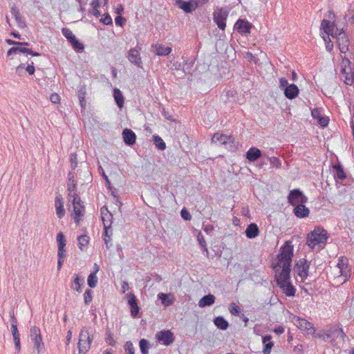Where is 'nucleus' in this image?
I'll return each instance as SVG.
<instances>
[{"label":"nucleus","mask_w":354,"mask_h":354,"mask_svg":"<svg viewBox=\"0 0 354 354\" xmlns=\"http://www.w3.org/2000/svg\"><path fill=\"white\" fill-rule=\"evenodd\" d=\"M11 331L13 336V340L19 339V333L18 332L17 326H12Z\"/></svg>","instance_id":"obj_61"},{"label":"nucleus","mask_w":354,"mask_h":354,"mask_svg":"<svg viewBox=\"0 0 354 354\" xmlns=\"http://www.w3.org/2000/svg\"><path fill=\"white\" fill-rule=\"evenodd\" d=\"M55 206L56 214L59 218H62L65 215V209L64 208V201L61 195H57L55 201Z\"/></svg>","instance_id":"obj_22"},{"label":"nucleus","mask_w":354,"mask_h":354,"mask_svg":"<svg viewBox=\"0 0 354 354\" xmlns=\"http://www.w3.org/2000/svg\"><path fill=\"white\" fill-rule=\"evenodd\" d=\"M90 238L86 234L80 235L77 238L78 241V247L79 248L83 251L87 248L88 244L89 243Z\"/></svg>","instance_id":"obj_34"},{"label":"nucleus","mask_w":354,"mask_h":354,"mask_svg":"<svg viewBox=\"0 0 354 354\" xmlns=\"http://www.w3.org/2000/svg\"><path fill=\"white\" fill-rule=\"evenodd\" d=\"M268 160L270 161V165L273 167H276V168H280L281 167V162L279 160V158H278L277 157H268Z\"/></svg>","instance_id":"obj_50"},{"label":"nucleus","mask_w":354,"mask_h":354,"mask_svg":"<svg viewBox=\"0 0 354 354\" xmlns=\"http://www.w3.org/2000/svg\"><path fill=\"white\" fill-rule=\"evenodd\" d=\"M28 46H13L8 50L7 55L10 56L12 55L17 53H27L32 56H39L40 54L37 52H34L31 49L27 48Z\"/></svg>","instance_id":"obj_14"},{"label":"nucleus","mask_w":354,"mask_h":354,"mask_svg":"<svg viewBox=\"0 0 354 354\" xmlns=\"http://www.w3.org/2000/svg\"><path fill=\"white\" fill-rule=\"evenodd\" d=\"M93 299V291L91 289H88L84 294V301L85 304H89Z\"/></svg>","instance_id":"obj_49"},{"label":"nucleus","mask_w":354,"mask_h":354,"mask_svg":"<svg viewBox=\"0 0 354 354\" xmlns=\"http://www.w3.org/2000/svg\"><path fill=\"white\" fill-rule=\"evenodd\" d=\"M293 245L290 241H286L281 247L277 257V262L273 266L277 285L287 297H294L296 292V288L290 281Z\"/></svg>","instance_id":"obj_1"},{"label":"nucleus","mask_w":354,"mask_h":354,"mask_svg":"<svg viewBox=\"0 0 354 354\" xmlns=\"http://www.w3.org/2000/svg\"><path fill=\"white\" fill-rule=\"evenodd\" d=\"M156 338L165 346H169L175 339L174 333L169 330H163L158 332L156 334Z\"/></svg>","instance_id":"obj_10"},{"label":"nucleus","mask_w":354,"mask_h":354,"mask_svg":"<svg viewBox=\"0 0 354 354\" xmlns=\"http://www.w3.org/2000/svg\"><path fill=\"white\" fill-rule=\"evenodd\" d=\"M6 43L8 45H12V46H30V44L28 42H20V41H16L14 40H12L10 39H7L6 40Z\"/></svg>","instance_id":"obj_54"},{"label":"nucleus","mask_w":354,"mask_h":354,"mask_svg":"<svg viewBox=\"0 0 354 354\" xmlns=\"http://www.w3.org/2000/svg\"><path fill=\"white\" fill-rule=\"evenodd\" d=\"M153 141L156 147L160 150H164L166 145L163 140L159 136H153Z\"/></svg>","instance_id":"obj_36"},{"label":"nucleus","mask_w":354,"mask_h":354,"mask_svg":"<svg viewBox=\"0 0 354 354\" xmlns=\"http://www.w3.org/2000/svg\"><path fill=\"white\" fill-rule=\"evenodd\" d=\"M86 86L84 84L80 85L78 86L77 90V97L80 101V104L82 107V109L86 108Z\"/></svg>","instance_id":"obj_28"},{"label":"nucleus","mask_w":354,"mask_h":354,"mask_svg":"<svg viewBox=\"0 0 354 354\" xmlns=\"http://www.w3.org/2000/svg\"><path fill=\"white\" fill-rule=\"evenodd\" d=\"M233 138L231 136H227L220 133H215L212 138V142L220 145H226L231 142Z\"/></svg>","instance_id":"obj_20"},{"label":"nucleus","mask_w":354,"mask_h":354,"mask_svg":"<svg viewBox=\"0 0 354 354\" xmlns=\"http://www.w3.org/2000/svg\"><path fill=\"white\" fill-rule=\"evenodd\" d=\"M105 341L108 344H109L112 346H115L116 344V342L114 339V338L113 337V335L110 333L109 330H106V332Z\"/></svg>","instance_id":"obj_51"},{"label":"nucleus","mask_w":354,"mask_h":354,"mask_svg":"<svg viewBox=\"0 0 354 354\" xmlns=\"http://www.w3.org/2000/svg\"><path fill=\"white\" fill-rule=\"evenodd\" d=\"M126 22L125 18L122 16H117L115 19V23L117 26L122 27Z\"/></svg>","instance_id":"obj_60"},{"label":"nucleus","mask_w":354,"mask_h":354,"mask_svg":"<svg viewBox=\"0 0 354 354\" xmlns=\"http://www.w3.org/2000/svg\"><path fill=\"white\" fill-rule=\"evenodd\" d=\"M252 27V24L245 19H239L234 25V28L242 35H248Z\"/></svg>","instance_id":"obj_15"},{"label":"nucleus","mask_w":354,"mask_h":354,"mask_svg":"<svg viewBox=\"0 0 354 354\" xmlns=\"http://www.w3.org/2000/svg\"><path fill=\"white\" fill-rule=\"evenodd\" d=\"M273 345L274 344L272 342H268V343L264 344V348L263 351V354H270Z\"/></svg>","instance_id":"obj_58"},{"label":"nucleus","mask_w":354,"mask_h":354,"mask_svg":"<svg viewBox=\"0 0 354 354\" xmlns=\"http://www.w3.org/2000/svg\"><path fill=\"white\" fill-rule=\"evenodd\" d=\"M297 324L300 330L306 331L308 334H314L315 332L313 324L305 319L298 317L297 320Z\"/></svg>","instance_id":"obj_17"},{"label":"nucleus","mask_w":354,"mask_h":354,"mask_svg":"<svg viewBox=\"0 0 354 354\" xmlns=\"http://www.w3.org/2000/svg\"><path fill=\"white\" fill-rule=\"evenodd\" d=\"M124 350H125L126 354H134L135 353V348H134L133 345L131 341H127L125 343Z\"/></svg>","instance_id":"obj_52"},{"label":"nucleus","mask_w":354,"mask_h":354,"mask_svg":"<svg viewBox=\"0 0 354 354\" xmlns=\"http://www.w3.org/2000/svg\"><path fill=\"white\" fill-rule=\"evenodd\" d=\"M181 217L185 221H190L192 216L186 208H183L180 212Z\"/></svg>","instance_id":"obj_56"},{"label":"nucleus","mask_w":354,"mask_h":354,"mask_svg":"<svg viewBox=\"0 0 354 354\" xmlns=\"http://www.w3.org/2000/svg\"><path fill=\"white\" fill-rule=\"evenodd\" d=\"M127 58L129 62L139 68H142V60L140 55L139 50L136 48H131L127 55Z\"/></svg>","instance_id":"obj_16"},{"label":"nucleus","mask_w":354,"mask_h":354,"mask_svg":"<svg viewBox=\"0 0 354 354\" xmlns=\"http://www.w3.org/2000/svg\"><path fill=\"white\" fill-rule=\"evenodd\" d=\"M69 42L71 43L75 50L77 52H81L84 48V44L80 42L78 39L76 38V37H74V40L71 39V41H69Z\"/></svg>","instance_id":"obj_38"},{"label":"nucleus","mask_w":354,"mask_h":354,"mask_svg":"<svg viewBox=\"0 0 354 354\" xmlns=\"http://www.w3.org/2000/svg\"><path fill=\"white\" fill-rule=\"evenodd\" d=\"M93 340H81L78 342L79 353L86 354L91 348V344Z\"/></svg>","instance_id":"obj_31"},{"label":"nucleus","mask_w":354,"mask_h":354,"mask_svg":"<svg viewBox=\"0 0 354 354\" xmlns=\"http://www.w3.org/2000/svg\"><path fill=\"white\" fill-rule=\"evenodd\" d=\"M73 278L71 286V288L81 292L82 291V287L84 285V278L77 274H75Z\"/></svg>","instance_id":"obj_26"},{"label":"nucleus","mask_w":354,"mask_h":354,"mask_svg":"<svg viewBox=\"0 0 354 354\" xmlns=\"http://www.w3.org/2000/svg\"><path fill=\"white\" fill-rule=\"evenodd\" d=\"M11 13L14 16L16 21L17 22L18 26L21 28H25L26 22L21 16L19 9L15 6H12L11 8Z\"/></svg>","instance_id":"obj_29"},{"label":"nucleus","mask_w":354,"mask_h":354,"mask_svg":"<svg viewBox=\"0 0 354 354\" xmlns=\"http://www.w3.org/2000/svg\"><path fill=\"white\" fill-rule=\"evenodd\" d=\"M69 42L71 43L75 50L77 52H81L84 48V44L80 42L78 39L76 38V37H74V40L71 39V41H69Z\"/></svg>","instance_id":"obj_40"},{"label":"nucleus","mask_w":354,"mask_h":354,"mask_svg":"<svg viewBox=\"0 0 354 354\" xmlns=\"http://www.w3.org/2000/svg\"><path fill=\"white\" fill-rule=\"evenodd\" d=\"M213 16L214 21L218 27L224 30L226 27L225 21L228 16V11L224 8H218L214 11Z\"/></svg>","instance_id":"obj_8"},{"label":"nucleus","mask_w":354,"mask_h":354,"mask_svg":"<svg viewBox=\"0 0 354 354\" xmlns=\"http://www.w3.org/2000/svg\"><path fill=\"white\" fill-rule=\"evenodd\" d=\"M215 301V297L213 295L209 294L207 295H205L203 297L199 302L198 306L201 308L205 307V306H212Z\"/></svg>","instance_id":"obj_30"},{"label":"nucleus","mask_w":354,"mask_h":354,"mask_svg":"<svg viewBox=\"0 0 354 354\" xmlns=\"http://www.w3.org/2000/svg\"><path fill=\"white\" fill-rule=\"evenodd\" d=\"M69 42L71 43L75 50L77 52H81L84 48V44L80 42L78 39L76 38V37H74V40L71 39V41H69Z\"/></svg>","instance_id":"obj_41"},{"label":"nucleus","mask_w":354,"mask_h":354,"mask_svg":"<svg viewBox=\"0 0 354 354\" xmlns=\"http://www.w3.org/2000/svg\"><path fill=\"white\" fill-rule=\"evenodd\" d=\"M333 169L335 171L334 178L336 181H337V180H344L346 178V174L345 173L343 166L340 162L333 165Z\"/></svg>","instance_id":"obj_25"},{"label":"nucleus","mask_w":354,"mask_h":354,"mask_svg":"<svg viewBox=\"0 0 354 354\" xmlns=\"http://www.w3.org/2000/svg\"><path fill=\"white\" fill-rule=\"evenodd\" d=\"M262 156V151L254 147H250L245 154V158L250 162L257 161Z\"/></svg>","instance_id":"obj_18"},{"label":"nucleus","mask_w":354,"mask_h":354,"mask_svg":"<svg viewBox=\"0 0 354 354\" xmlns=\"http://www.w3.org/2000/svg\"><path fill=\"white\" fill-rule=\"evenodd\" d=\"M158 299L161 300L162 304L165 306H169L173 304V300L169 299V296L165 293H160L158 295Z\"/></svg>","instance_id":"obj_46"},{"label":"nucleus","mask_w":354,"mask_h":354,"mask_svg":"<svg viewBox=\"0 0 354 354\" xmlns=\"http://www.w3.org/2000/svg\"><path fill=\"white\" fill-rule=\"evenodd\" d=\"M197 239H198L199 245L202 248H203L204 251L207 253V254H208V250H207V248H206V243H205V239L201 232L198 233V234L197 236Z\"/></svg>","instance_id":"obj_53"},{"label":"nucleus","mask_w":354,"mask_h":354,"mask_svg":"<svg viewBox=\"0 0 354 354\" xmlns=\"http://www.w3.org/2000/svg\"><path fill=\"white\" fill-rule=\"evenodd\" d=\"M113 232L111 227H106L104 228L103 239L106 248H109L111 246V243H110V242L111 241V236Z\"/></svg>","instance_id":"obj_35"},{"label":"nucleus","mask_w":354,"mask_h":354,"mask_svg":"<svg viewBox=\"0 0 354 354\" xmlns=\"http://www.w3.org/2000/svg\"><path fill=\"white\" fill-rule=\"evenodd\" d=\"M337 267L339 269L340 275L344 278V283L347 281L351 277V268L348 264V259L345 257H341L338 259Z\"/></svg>","instance_id":"obj_7"},{"label":"nucleus","mask_w":354,"mask_h":354,"mask_svg":"<svg viewBox=\"0 0 354 354\" xmlns=\"http://www.w3.org/2000/svg\"><path fill=\"white\" fill-rule=\"evenodd\" d=\"M310 262L306 259H300L295 263L293 270L297 274L301 277V281L304 282L308 276V270Z\"/></svg>","instance_id":"obj_4"},{"label":"nucleus","mask_w":354,"mask_h":354,"mask_svg":"<svg viewBox=\"0 0 354 354\" xmlns=\"http://www.w3.org/2000/svg\"><path fill=\"white\" fill-rule=\"evenodd\" d=\"M69 42L71 43L75 50L77 52H81L84 48V44L80 42L78 39L76 38V37H74V40L71 39V41H69Z\"/></svg>","instance_id":"obj_39"},{"label":"nucleus","mask_w":354,"mask_h":354,"mask_svg":"<svg viewBox=\"0 0 354 354\" xmlns=\"http://www.w3.org/2000/svg\"><path fill=\"white\" fill-rule=\"evenodd\" d=\"M124 142L128 146H132L136 140V133L130 129H125L122 131Z\"/></svg>","instance_id":"obj_19"},{"label":"nucleus","mask_w":354,"mask_h":354,"mask_svg":"<svg viewBox=\"0 0 354 354\" xmlns=\"http://www.w3.org/2000/svg\"><path fill=\"white\" fill-rule=\"evenodd\" d=\"M321 28L328 35H331L333 37H336L342 29H339L335 22H331L326 19H323L321 22Z\"/></svg>","instance_id":"obj_9"},{"label":"nucleus","mask_w":354,"mask_h":354,"mask_svg":"<svg viewBox=\"0 0 354 354\" xmlns=\"http://www.w3.org/2000/svg\"><path fill=\"white\" fill-rule=\"evenodd\" d=\"M229 311L233 315L239 316L241 308L235 303H232L229 306Z\"/></svg>","instance_id":"obj_47"},{"label":"nucleus","mask_w":354,"mask_h":354,"mask_svg":"<svg viewBox=\"0 0 354 354\" xmlns=\"http://www.w3.org/2000/svg\"><path fill=\"white\" fill-rule=\"evenodd\" d=\"M113 97L117 106L120 109L122 108L124 106V97L120 89H113Z\"/></svg>","instance_id":"obj_32"},{"label":"nucleus","mask_w":354,"mask_h":354,"mask_svg":"<svg viewBox=\"0 0 354 354\" xmlns=\"http://www.w3.org/2000/svg\"><path fill=\"white\" fill-rule=\"evenodd\" d=\"M153 52L158 56H166L171 53V48L162 44L152 45Z\"/></svg>","instance_id":"obj_23"},{"label":"nucleus","mask_w":354,"mask_h":354,"mask_svg":"<svg viewBox=\"0 0 354 354\" xmlns=\"http://www.w3.org/2000/svg\"><path fill=\"white\" fill-rule=\"evenodd\" d=\"M30 338L32 342L34 343V348L37 351V354H39L44 347L39 328L37 326L31 327Z\"/></svg>","instance_id":"obj_6"},{"label":"nucleus","mask_w":354,"mask_h":354,"mask_svg":"<svg viewBox=\"0 0 354 354\" xmlns=\"http://www.w3.org/2000/svg\"><path fill=\"white\" fill-rule=\"evenodd\" d=\"M112 219H113V215L111 213L110 217L104 216V218H102V222L104 224V228L106 227H111Z\"/></svg>","instance_id":"obj_55"},{"label":"nucleus","mask_w":354,"mask_h":354,"mask_svg":"<svg viewBox=\"0 0 354 354\" xmlns=\"http://www.w3.org/2000/svg\"><path fill=\"white\" fill-rule=\"evenodd\" d=\"M100 22L104 25H111L113 23L112 19L108 13L104 15V17L100 19Z\"/></svg>","instance_id":"obj_57"},{"label":"nucleus","mask_w":354,"mask_h":354,"mask_svg":"<svg viewBox=\"0 0 354 354\" xmlns=\"http://www.w3.org/2000/svg\"><path fill=\"white\" fill-rule=\"evenodd\" d=\"M328 122H329V119L328 117H323V116H321L318 119V122L319 124L324 127H326L328 124Z\"/></svg>","instance_id":"obj_62"},{"label":"nucleus","mask_w":354,"mask_h":354,"mask_svg":"<svg viewBox=\"0 0 354 354\" xmlns=\"http://www.w3.org/2000/svg\"><path fill=\"white\" fill-rule=\"evenodd\" d=\"M304 204L305 203H301L299 205H296L295 207L293 213L297 218H302L308 216L310 210L305 206Z\"/></svg>","instance_id":"obj_21"},{"label":"nucleus","mask_w":354,"mask_h":354,"mask_svg":"<svg viewBox=\"0 0 354 354\" xmlns=\"http://www.w3.org/2000/svg\"><path fill=\"white\" fill-rule=\"evenodd\" d=\"M214 324L218 328L223 330H226L229 326L228 322L221 316L214 318Z\"/></svg>","instance_id":"obj_33"},{"label":"nucleus","mask_w":354,"mask_h":354,"mask_svg":"<svg viewBox=\"0 0 354 354\" xmlns=\"http://www.w3.org/2000/svg\"><path fill=\"white\" fill-rule=\"evenodd\" d=\"M337 41L341 53H346L348 50L349 39L344 31H340L337 36Z\"/></svg>","instance_id":"obj_13"},{"label":"nucleus","mask_w":354,"mask_h":354,"mask_svg":"<svg viewBox=\"0 0 354 354\" xmlns=\"http://www.w3.org/2000/svg\"><path fill=\"white\" fill-rule=\"evenodd\" d=\"M245 236L248 239H254L259 236V229L256 223H252L249 224L245 232Z\"/></svg>","instance_id":"obj_27"},{"label":"nucleus","mask_w":354,"mask_h":354,"mask_svg":"<svg viewBox=\"0 0 354 354\" xmlns=\"http://www.w3.org/2000/svg\"><path fill=\"white\" fill-rule=\"evenodd\" d=\"M62 32L68 41H71V39L74 40V37H75V35L73 33V32L69 28H63L62 30Z\"/></svg>","instance_id":"obj_48"},{"label":"nucleus","mask_w":354,"mask_h":354,"mask_svg":"<svg viewBox=\"0 0 354 354\" xmlns=\"http://www.w3.org/2000/svg\"><path fill=\"white\" fill-rule=\"evenodd\" d=\"M93 340V337H91L90 334H89V331H88V328L87 327H84L80 333V335H79V341H81V340Z\"/></svg>","instance_id":"obj_37"},{"label":"nucleus","mask_w":354,"mask_h":354,"mask_svg":"<svg viewBox=\"0 0 354 354\" xmlns=\"http://www.w3.org/2000/svg\"><path fill=\"white\" fill-rule=\"evenodd\" d=\"M57 242L58 249H64L66 244L65 236L62 232H59L57 235Z\"/></svg>","instance_id":"obj_43"},{"label":"nucleus","mask_w":354,"mask_h":354,"mask_svg":"<svg viewBox=\"0 0 354 354\" xmlns=\"http://www.w3.org/2000/svg\"><path fill=\"white\" fill-rule=\"evenodd\" d=\"M288 202L292 206L295 207L301 203H306L308 198L299 189H295L289 192L288 196Z\"/></svg>","instance_id":"obj_5"},{"label":"nucleus","mask_w":354,"mask_h":354,"mask_svg":"<svg viewBox=\"0 0 354 354\" xmlns=\"http://www.w3.org/2000/svg\"><path fill=\"white\" fill-rule=\"evenodd\" d=\"M327 239L326 231L323 228L317 227L308 234L306 243L310 248L313 249L318 244H325Z\"/></svg>","instance_id":"obj_2"},{"label":"nucleus","mask_w":354,"mask_h":354,"mask_svg":"<svg viewBox=\"0 0 354 354\" xmlns=\"http://www.w3.org/2000/svg\"><path fill=\"white\" fill-rule=\"evenodd\" d=\"M139 346L142 354H148L149 348V342L145 339H141L139 342Z\"/></svg>","instance_id":"obj_42"},{"label":"nucleus","mask_w":354,"mask_h":354,"mask_svg":"<svg viewBox=\"0 0 354 354\" xmlns=\"http://www.w3.org/2000/svg\"><path fill=\"white\" fill-rule=\"evenodd\" d=\"M126 297L128 300V304L130 307L131 315L133 318L138 317L140 312V308L138 305V299L133 293H128Z\"/></svg>","instance_id":"obj_12"},{"label":"nucleus","mask_w":354,"mask_h":354,"mask_svg":"<svg viewBox=\"0 0 354 354\" xmlns=\"http://www.w3.org/2000/svg\"><path fill=\"white\" fill-rule=\"evenodd\" d=\"M283 92L285 96L288 99L292 100L297 97L299 90L297 85L291 84L289 86H287L286 88H285Z\"/></svg>","instance_id":"obj_24"},{"label":"nucleus","mask_w":354,"mask_h":354,"mask_svg":"<svg viewBox=\"0 0 354 354\" xmlns=\"http://www.w3.org/2000/svg\"><path fill=\"white\" fill-rule=\"evenodd\" d=\"M77 198L73 199V218L76 225H79L81 220V217L84 215L85 207L82 202H77Z\"/></svg>","instance_id":"obj_11"},{"label":"nucleus","mask_w":354,"mask_h":354,"mask_svg":"<svg viewBox=\"0 0 354 354\" xmlns=\"http://www.w3.org/2000/svg\"><path fill=\"white\" fill-rule=\"evenodd\" d=\"M279 83H280V84H279V87H280V88H281V89H282V90H284V89H285V88H286V86H289V85H290V84H288V82L287 79H286V78H285V77H281V78H280V80H279Z\"/></svg>","instance_id":"obj_64"},{"label":"nucleus","mask_w":354,"mask_h":354,"mask_svg":"<svg viewBox=\"0 0 354 354\" xmlns=\"http://www.w3.org/2000/svg\"><path fill=\"white\" fill-rule=\"evenodd\" d=\"M71 167L75 169L77 166V158L76 154H71L70 156Z\"/></svg>","instance_id":"obj_59"},{"label":"nucleus","mask_w":354,"mask_h":354,"mask_svg":"<svg viewBox=\"0 0 354 354\" xmlns=\"http://www.w3.org/2000/svg\"><path fill=\"white\" fill-rule=\"evenodd\" d=\"M174 5L180 9L183 10L185 13H192L198 6L203 5L209 1V0H174Z\"/></svg>","instance_id":"obj_3"},{"label":"nucleus","mask_w":354,"mask_h":354,"mask_svg":"<svg viewBox=\"0 0 354 354\" xmlns=\"http://www.w3.org/2000/svg\"><path fill=\"white\" fill-rule=\"evenodd\" d=\"M76 183H75V180H73L71 182H68L67 185V191L71 192H74L76 190Z\"/></svg>","instance_id":"obj_63"},{"label":"nucleus","mask_w":354,"mask_h":354,"mask_svg":"<svg viewBox=\"0 0 354 354\" xmlns=\"http://www.w3.org/2000/svg\"><path fill=\"white\" fill-rule=\"evenodd\" d=\"M34 63L33 62H31L30 64H28V66L25 68V64H21L17 68V72H19L20 69L25 68L26 71L30 74L32 75L34 74L35 69V66H33Z\"/></svg>","instance_id":"obj_44"},{"label":"nucleus","mask_w":354,"mask_h":354,"mask_svg":"<svg viewBox=\"0 0 354 354\" xmlns=\"http://www.w3.org/2000/svg\"><path fill=\"white\" fill-rule=\"evenodd\" d=\"M87 283L90 288H95L97 286V277L95 272H91L87 279Z\"/></svg>","instance_id":"obj_45"}]
</instances>
